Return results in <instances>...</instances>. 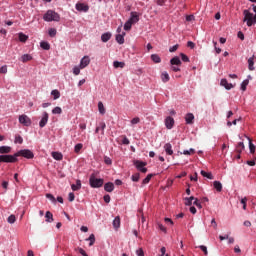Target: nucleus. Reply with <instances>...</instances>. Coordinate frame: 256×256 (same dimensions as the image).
I'll return each mask as SVG.
<instances>
[{
    "mask_svg": "<svg viewBox=\"0 0 256 256\" xmlns=\"http://www.w3.org/2000/svg\"><path fill=\"white\" fill-rule=\"evenodd\" d=\"M243 15V21L246 23L247 27H253V25H256V14L249 12V10H244Z\"/></svg>",
    "mask_w": 256,
    "mask_h": 256,
    "instance_id": "obj_1",
    "label": "nucleus"
},
{
    "mask_svg": "<svg viewBox=\"0 0 256 256\" xmlns=\"http://www.w3.org/2000/svg\"><path fill=\"white\" fill-rule=\"evenodd\" d=\"M44 21L51 22V21H60L61 17L59 14L53 10H48L44 16H43Z\"/></svg>",
    "mask_w": 256,
    "mask_h": 256,
    "instance_id": "obj_2",
    "label": "nucleus"
},
{
    "mask_svg": "<svg viewBox=\"0 0 256 256\" xmlns=\"http://www.w3.org/2000/svg\"><path fill=\"white\" fill-rule=\"evenodd\" d=\"M89 183L93 189H97L99 187H103L104 180L101 178H96L95 174H91L89 178Z\"/></svg>",
    "mask_w": 256,
    "mask_h": 256,
    "instance_id": "obj_3",
    "label": "nucleus"
},
{
    "mask_svg": "<svg viewBox=\"0 0 256 256\" xmlns=\"http://www.w3.org/2000/svg\"><path fill=\"white\" fill-rule=\"evenodd\" d=\"M15 157H25V159H33V157H35V154H33V151L29 149H24L15 153Z\"/></svg>",
    "mask_w": 256,
    "mask_h": 256,
    "instance_id": "obj_4",
    "label": "nucleus"
},
{
    "mask_svg": "<svg viewBox=\"0 0 256 256\" xmlns=\"http://www.w3.org/2000/svg\"><path fill=\"white\" fill-rule=\"evenodd\" d=\"M0 163H17V156L14 155H0Z\"/></svg>",
    "mask_w": 256,
    "mask_h": 256,
    "instance_id": "obj_5",
    "label": "nucleus"
},
{
    "mask_svg": "<svg viewBox=\"0 0 256 256\" xmlns=\"http://www.w3.org/2000/svg\"><path fill=\"white\" fill-rule=\"evenodd\" d=\"M133 163L138 171H140L141 173H147V162H143L141 160H134Z\"/></svg>",
    "mask_w": 256,
    "mask_h": 256,
    "instance_id": "obj_6",
    "label": "nucleus"
},
{
    "mask_svg": "<svg viewBox=\"0 0 256 256\" xmlns=\"http://www.w3.org/2000/svg\"><path fill=\"white\" fill-rule=\"evenodd\" d=\"M18 120H19V123L24 127H31L32 121H31V118H29V116L22 114L19 116Z\"/></svg>",
    "mask_w": 256,
    "mask_h": 256,
    "instance_id": "obj_7",
    "label": "nucleus"
},
{
    "mask_svg": "<svg viewBox=\"0 0 256 256\" xmlns=\"http://www.w3.org/2000/svg\"><path fill=\"white\" fill-rule=\"evenodd\" d=\"M48 121H49V113L43 112L42 118L39 122V127H41V129H43V127H45V125H47Z\"/></svg>",
    "mask_w": 256,
    "mask_h": 256,
    "instance_id": "obj_8",
    "label": "nucleus"
},
{
    "mask_svg": "<svg viewBox=\"0 0 256 256\" xmlns=\"http://www.w3.org/2000/svg\"><path fill=\"white\" fill-rule=\"evenodd\" d=\"M76 9L80 12L87 13V11H89V6L85 3L78 2L76 4Z\"/></svg>",
    "mask_w": 256,
    "mask_h": 256,
    "instance_id": "obj_9",
    "label": "nucleus"
},
{
    "mask_svg": "<svg viewBox=\"0 0 256 256\" xmlns=\"http://www.w3.org/2000/svg\"><path fill=\"white\" fill-rule=\"evenodd\" d=\"M89 63H91V59L89 56H84L80 61V69H85V67H88Z\"/></svg>",
    "mask_w": 256,
    "mask_h": 256,
    "instance_id": "obj_10",
    "label": "nucleus"
},
{
    "mask_svg": "<svg viewBox=\"0 0 256 256\" xmlns=\"http://www.w3.org/2000/svg\"><path fill=\"white\" fill-rule=\"evenodd\" d=\"M165 125L166 129H173V125H175V119H173L171 116L166 117Z\"/></svg>",
    "mask_w": 256,
    "mask_h": 256,
    "instance_id": "obj_11",
    "label": "nucleus"
},
{
    "mask_svg": "<svg viewBox=\"0 0 256 256\" xmlns=\"http://www.w3.org/2000/svg\"><path fill=\"white\" fill-rule=\"evenodd\" d=\"M106 127H107V125L105 124V122H100L99 126L96 127L95 133H99V131H101V134L105 135Z\"/></svg>",
    "mask_w": 256,
    "mask_h": 256,
    "instance_id": "obj_12",
    "label": "nucleus"
},
{
    "mask_svg": "<svg viewBox=\"0 0 256 256\" xmlns=\"http://www.w3.org/2000/svg\"><path fill=\"white\" fill-rule=\"evenodd\" d=\"M115 189V184L112 182H107L104 185V190L107 191V193H113V190Z\"/></svg>",
    "mask_w": 256,
    "mask_h": 256,
    "instance_id": "obj_13",
    "label": "nucleus"
},
{
    "mask_svg": "<svg viewBox=\"0 0 256 256\" xmlns=\"http://www.w3.org/2000/svg\"><path fill=\"white\" fill-rule=\"evenodd\" d=\"M132 25L133 23H138L139 21V14H137V12H131V17L128 20Z\"/></svg>",
    "mask_w": 256,
    "mask_h": 256,
    "instance_id": "obj_14",
    "label": "nucleus"
},
{
    "mask_svg": "<svg viewBox=\"0 0 256 256\" xmlns=\"http://www.w3.org/2000/svg\"><path fill=\"white\" fill-rule=\"evenodd\" d=\"M220 85L222 87H225V89H227L228 91L233 89V87H234L233 84L227 82V79H222L221 82H220Z\"/></svg>",
    "mask_w": 256,
    "mask_h": 256,
    "instance_id": "obj_15",
    "label": "nucleus"
},
{
    "mask_svg": "<svg viewBox=\"0 0 256 256\" xmlns=\"http://www.w3.org/2000/svg\"><path fill=\"white\" fill-rule=\"evenodd\" d=\"M255 56H252L248 59V69L249 71H255Z\"/></svg>",
    "mask_w": 256,
    "mask_h": 256,
    "instance_id": "obj_16",
    "label": "nucleus"
},
{
    "mask_svg": "<svg viewBox=\"0 0 256 256\" xmlns=\"http://www.w3.org/2000/svg\"><path fill=\"white\" fill-rule=\"evenodd\" d=\"M194 119H195V116L193 115V113H188L185 116V121H186L187 125H192Z\"/></svg>",
    "mask_w": 256,
    "mask_h": 256,
    "instance_id": "obj_17",
    "label": "nucleus"
},
{
    "mask_svg": "<svg viewBox=\"0 0 256 256\" xmlns=\"http://www.w3.org/2000/svg\"><path fill=\"white\" fill-rule=\"evenodd\" d=\"M116 41L119 43V45H123V43H125V32L116 35Z\"/></svg>",
    "mask_w": 256,
    "mask_h": 256,
    "instance_id": "obj_18",
    "label": "nucleus"
},
{
    "mask_svg": "<svg viewBox=\"0 0 256 256\" xmlns=\"http://www.w3.org/2000/svg\"><path fill=\"white\" fill-rule=\"evenodd\" d=\"M245 151V144L243 142H239L236 146V152L241 155Z\"/></svg>",
    "mask_w": 256,
    "mask_h": 256,
    "instance_id": "obj_19",
    "label": "nucleus"
},
{
    "mask_svg": "<svg viewBox=\"0 0 256 256\" xmlns=\"http://www.w3.org/2000/svg\"><path fill=\"white\" fill-rule=\"evenodd\" d=\"M164 149H165L167 155H173V146L171 145V143H166L164 145Z\"/></svg>",
    "mask_w": 256,
    "mask_h": 256,
    "instance_id": "obj_20",
    "label": "nucleus"
},
{
    "mask_svg": "<svg viewBox=\"0 0 256 256\" xmlns=\"http://www.w3.org/2000/svg\"><path fill=\"white\" fill-rule=\"evenodd\" d=\"M113 227L114 229H119L121 227V218L119 216L114 218Z\"/></svg>",
    "mask_w": 256,
    "mask_h": 256,
    "instance_id": "obj_21",
    "label": "nucleus"
},
{
    "mask_svg": "<svg viewBox=\"0 0 256 256\" xmlns=\"http://www.w3.org/2000/svg\"><path fill=\"white\" fill-rule=\"evenodd\" d=\"M213 185H214V189H216L218 193H221L223 191V184H221L219 181H214Z\"/></svg>",
    "mask_w": 256,
    "mask_h": 256,
    "instance_id": "obj_22",
    "label": "nucleus"
},
{
    "mask_svg": "<svg viewBox=\"0 0 256 256\" xmlns=\"http://www.w3.org/2000/svg\"><path fill=\"white\" fill-rule=\"evenodd\" d=\"M170 64L173 65H177V67L181 66V59H179V57L175 56L170 60Z\"/></svg>",
    "mask_w": 256,
    "mask_h": 256,
    "instance_id": "obj_23",
    "label": "nucleus"
},
{
    "mask_svg": "<svg viewBox=\"0 0 256 256\" xmlns=\"http://www.w3.org/2000/svg\"><path fill=\"white\" fill-rule=\"evenodd\" d=\"M0 153H1V155L11 153V147L10 146H1L0 147Z\"/></svg>",
    "mask_w": 256,
    "mask_h": 256,
    "instance_id": "obj_24",
    "label": "nucleus"
},
{
    "mask_svg": "<svg viewBox=\"0 0 256 256\" xmlns=\"http://www.w3.org/2000/svg\"><path fill=\"white\" fill-rule=\"evenodd\" d=\"M110 39H111V33H109V32H106L101 35V41L103 43H107V41H109Z\"/></svg>",
    "mask_w": 256,
    "mask_h": 256,
    "instance_id": "obj_25",
    "label": "nucleus"
},
{
    "mask_svg": "<svg viewBox=\"0 0 256 256\" xmlns=\"http://www.w3.org/2000/svg\"><path fill=\"white\" fill-rule=\"evenodd\" d=\"M52 157L56 161H62L63 160V154H61V152H52Z\"/></svg>",
    "mask_w": 256,
    "mask_h": 256,
    "instance_id": "obj_26",
    "label": "nucleus"
},
{
    "mask_svg": "<svg viewBox=\"0 0 256 256\" xmlns=\"http://www.w3.org/2000/svg\"><path fill=\"white\" fill-rule=\"evenodd\" d=\"M32 59H33L32 55L24 54L21 56L20 61H22V63H27V61H31Z\"/></svg>",
    "mask_w": 256,
    "mask_h": 256,
    "instance_id": "obj_27",
    "label": "nucleus"
},
{
    "mask_svg": "<svg viewBox=\"0 0 256 256\" xmlns=\"http://www.w3.org/2000/svg\"><path fill=\"white\" fill-rule=\"evenodd\" d=\"M40 47L44 49V51H49V49H51V44H49V42L42 41L40 42Z\"/></svg>",
    "mask_w": 256,
    "mask_h": 256,
    "instance_id": "obj_28",
    "label": "nucleus"
},
{
    "mask_svg": "<svg viewBox=\"0 0 256 256\" xmlns=\"http://www.w3.org/2000/svg\"><path fill=\"white\" fill-rule=\"evenodd\" d=\"M72 191H79L81 189V180H77L76 184L71 185Z\"/></svg>",
    "mask_w": 256,
    "mask_h": 256,
    "instance_id": "obj_29",
    "label": "nucleus"
},
{
    "mask_svg": "<svg viewBox=\"0 0 256 256\" xmlns=\"http://www.w3.org/2000/svg\"><path fill=\"white\" fill-rule=\"evenodd\" d=\"M45 218L47 223H53V213H51L50 211L46 212Z\"/></svg>",
    "mask_w": 256,
    "mask_h": 256,
    "instance_id": "obj_30",
    "label": "nucleus"
},
{
    "mask_svg": "<svg viewBox=\"0 0 256 256\" xmlns=\"http://www.w3.org/2000/svg\"><path fill=\"white\" fill-rule=\"evenodd\" d=\"M161 79L163 81V83H168L170 77H169V73L167 72H162L161 74Z\"/></svg>",
    "mask_w": 256,
    "mask_h": 256,
    "instance_id": "obj_31",
    "label": "nucleus"
},
{
    "mask_svg": "<svg viewBox=\"0 0 256 256\" xmlns=\"http://www.w3.org/2000/svg\"><path fill=\"white\" fill-rule=\"evenodd\" d=\"M248 141H249L250 153H251L252 155H255V149H256V147L254 146L253 142L251 141V138L248 137Z\"/></svg>",
    "mask_w": 256,
    "mask_h": 256,
    "instance_id": "obj_32",
    "label": "nucleus"
},
{
    "mask_svg": "<svg viewBox=\"0 0 256 256\" xmlns=\"http://www.w3.org/2000/svg\"><path fill=\"white\" fill-rule=\"evenodd\" d=\"M98 111L101 115H105V106L103 102H98Z\"/></svg>",
    "mask_w": 256,
    "mask_h": 256,
    "instance_id": "obj_33",
    "label": "nucleus"
},
{
    "mask_svg": "<svg viewBox=\"0 0 256 256\" xmlns=\"http://www.w3.org/2000/svg\"><path fill=\"white\" fill-rule=\"evenodd\" d=\"M51 95L53 96L54 100H57L59 97H61V92H59V90H52Z\"/></svg>",
    "mask_w": 256,
    "mask_h": 256,
    "instance_id": "obj_34",
    "label": "nucleus"
},
{
    "mask_svg": "<svg viewBox=\"0 0 256 256\" xmlns=\"http://www.w3.org/2000/svg\"><path fill=\"white\" fill-rule=\"evenodd\" d=\"M113 66L115 67V69H123V67H125V64L124 62H119V61H114L113 62Z\"/></svg>",
    "mask_w": 256,
    "mask_h": 256,
    "instance_id": "obj_35",
    "label": "nucleus"
},
{
    "mask_svg": "<svg viewBox=\"0 0 256 256\" xmlns=\"http://www.w3.org/2000/svg\"><path fill=\"white\" fill-rule=\"evenodd\" d=\"M200 173L202 177H206L207 179H213V174H211V172H205V170H202Z\"/></svg>",
    "mask_w": 256,
    "mask_h": 256,
    "instance_id": "obj_36",
    "label": "nucleus"
},
{
    "mask_svg": "<svg viewBox=\"0 0 256 256\" xmlns=\"http://www.w3.org/2000/svg\"><path fill=\"white\" fill-rule=\"evenodd\" d=\"M151 59L154 63H161V57H159L157 54H152Z\"/></svg>",
    "mask_w": 256,
    "mask_h": 256,
    "instance_id": "obj_37",
    "label": "nucleus"
},
{
    "mask_svg": "<svg viewBox=\"0 0 256 256\" xmlns=\"http://www.w3.org/2000/svg\"><path fill=\"white\" fill-rule=\"evenodd\" d=\"M53 115H61V113H63V110L61 109V107L56 106L53 110H52Z\"/></svg>",
    "mask_w": 256,
    "mask_h": 256,
    "instance_id": "obj_38",
    "label": "nucleus"
},
{
    "mask_svg": "<svg viewBox=\"0 0 256 256\" xmlns=\"http://www.w3.org/2000/svg\"><path fill=\"white\" fill-rule=\"evenodd\" d=\"M27 39H29V36H27L23 33H19V41H21V43H25L27 41Z\"/></svg>",
    "mask_w": 256,
    "mask_h": 256,
    "instance_id": "obj_39",
    "label": "nucleus"
},
{
    "mask_svg": "<svg viewBox=\"0 0 256 256\" xmlns=\"http://www.w3.org/2000/svg\"><path fill=\"white\" fill-rule=\"evenodd\" d=\"M131 27H133V24L128 20V21L124 24V31H131Z\"/></svg>",
    "mask_w": 256,
    "mask_h": 256,
    "instance_id": "obj_40",
    "label": "nucleus"
},
{
    "mask_svg": "<svg viewBox=\"0 0 256 256\" xmlns=\"http://www.w3.org/2000/svg\"><path fill=\"white\" fill-rule=\"evenodd\" d=\"M14 143H18L19 145H22L23 144V137H21V135H16Z\"/></svg>",
    "mask_w": 256,
    "mask_h": 256,
    "instance_id": "obj_41",
    "label": "nucleus"
},
{
    "mask_svg": "<svg viewBox=\"0 0 256 256\" xmlns=\"http://www.w3.org/2000/svg\"><path fill=\"white\" fill-rule=\"evenodd\" d=\"M247 85H249V80H244L241 84L242 91H247Z\"/></svg>",
    "mask_w": 256,
    "mask_h": 256,
    "instance_id": "obj_42",
    "label": "nucleus"
},
{
    "mask_svg": "<svg viewBox=\"0 0 256 256\" xmlns=\"http://www.w3.org/2000/svg\"><path fill=\"white\" fill-rule=\"evenodd\" d=\"M183 155H195V149L190 148L189 150H184Z\"/></svg>",
    "mask_w": 256,
    "mask_h": 256,
    "instance_id": "obj_43",
    "label": "nucleus"
},
{
    "mask_svg": "<svg viewBox=\"0 0 256 256\" xmlns=\"http://www.w3.org/2000/svg\"><path fill=\"white\" fill-rule=\"evenodd\" d=\"M8 223H10L11 225H13V223H15V221H17V218L15 217V215H10L7 219Z\"/></svg>",
    "mask_w": 256,
    "mask_h": 256,
    "instance_id": "obj_44",
    "label": "nucleus"
},
{
    "mask_svg": "<svg viewBox=\"0 0 256 256\" xmlns=\"http://www.w3.org/2000/svg\"><path fill=\"white\" fill-rule=\"evenodd\" d=\"M88 241H90L89 246L92 247V245H95V235L91 234L88 238Z\"/></svg>",
    "mask_w": 256,
    "mask_h": 256,
    "instance_id": "obj_45",
    "label": "nucleus"
},
{
    "mask_svg": "<svg viewBox=\"0 0 256 256\" xmlns=\"http://www.w3.org/2000/svg\"><path fill=\"white\" fill-rule=\"evenodd\" d=\"M153 177V174H148L145 179L142 181L143 185H147L149 181H151V178Z\"/></svg>",
    "mask_w": 256,
    "mask_h": 256,
    "instance_id": "obj_46",
    "label": "nucleus"
},
{
    "mask_svg": "<svg viewBox=\"0 0 256 256\" xmlns=\"http://www.w3.org/2000/svg\"><path fill=\"white\" fill-rule=\"evenodd\" d=\"M48 35L50 37H55V35H57V30L55 28H50L48 31Z\"/></svg>",
    "mask_w": 256,
    "mask_h": 256,
    "instance_id": "obj_47",
    "label": "nucleus"
},
{
    "mask_svg": "<svg viewBox=\"0 0 256 256\" xmlns=\"http://www.w3.org/2000/svg\"><path fill=\"white\" fill-rule=\"evenodd\" d=\"M81 149H83V144H81V143L76 144L74 147L75 153H79V151H81Z\"/></svg>",
    "mask_w": 256,
    "mask_h": 256,
    "instance_id": "obj_48",
    "label": "nucleus"
},
{
    "mask_svg": "<svg viewBox=\"0 0 256 256\" xmlns=\"http://www.w3.org/2000/svg\"><path fill=\"white\" fill-rule=\"evenodd\" d=\"M46 198L49 199L52 203H57V199L52 194H46Z\"/></svg>",
    "mask_w": 256,
    "mask_h": 256,
    "instance_id": "obj_49",
    "label": "nucleus"
},
{
    "mask_svg": "<svg viewBox=\"0 0 256 256\" xmlns=\"http://www.w3.org/2000/svg\"><path fill=\"white\" fill-rule=\"evenodd\" d=\"M240 203L243 205L244 211L247 210V197L242 198Z\"/></svg>",
    "mask_w": 256,
    "mask_h": 256,
    "instance_id": "obj_50",
    "label": "nucleus"
},
{
    "mask_svg": "<svg viewBox=\"0 0 256 256\" xmlns=\"http://www.w3.org/2000/svg\"><path fill=\"white\" fill-rule=\"evenodd\" d=\"M138 123H141V119L139 117H135L131 120V125H137Z\"/></svg>",
    "mask_w": 256,
    "mask_h": 256,
    "instance_id": "obj_51",
    "label": "nucleus"
},
{
    "mask_svg": "<svg viewBox=\"0 0 256 256\" xmlns=\"http://www.w3.org/2000/svg\"><path fill=\"white\" fill-rule=\"evenodd\" d=\"M73 73H74L75 75H79V73H81V66H75V67L73 68Z\"/></svg>",
    "mask_w": 256,
    "mask_h": 256,
    "instance_id": "obj_52",
    "label": "nucleus"
},
{
    "mask_svg": "<svg viewBox=\"0 0 256 256\" xmlns=\"http://www.w3.org/2000/svg\"><path fill=\"white\" fill-rule=\"evenodd\" d=\"M129 143H131L129 138H127V136H122V145H129Z\"/></svg>",
    "mask_w": 256,
    "mask_h": 256,
    "instance_id": "obj_53",
    "label": "nucleus"
},
{
    "mask_svg": "<svg viewBox=\"0 0 256 256\" xmlns=\"http://www.w3.org/2000/svg\"><path fill=\"white\" fill-rule=\"evenodd\" d=\"M180 57L184 63H189V57L183 53L180 54Z\"/></svg>",
    "mask_w": 256,
    "mask_h": 256,
    "instance_id": "obj_54",
    "label": "nucleus"
},
{
    "mask_svg": "<svg viewBox=\"0 0 256 256\" xmlns=\"http://www.w3.org/2000/svg\"><path fill=\"white\" fill-rule=\"evenodd\" d=\"M177 49H179V44H176L172 47L169 48L170 53H175V51H177Z\"/></svg>",
    "mask_w": 256,
    "mask_h": 256,
    "instance_id": "obj_55",
    "label": "nucleus"
},
{
    "mask_svg": "<svg viewBox=\"0 0 256 256\" xmlns=\"http://www.w3.org/2000/svg\"><path fill=\"white\" fill-rule=\"evenodd\" d=\"M68 201H70V202L75 201V194L73 192H70L68 194Z\"/></svg>",
    "mask_w": 256,
    "mask_h": 256,
    "instance_id": "obj_56",
    "label": "nucleus"
},
{
    "mask_svg": "<svg viewBox=\"0 0 256 256\" xmlns=\"http://www.w3.org/2000/svg\"><path fill=\"white\" fill-rule=\"evenodd\" d=\"M157 225H158V229H160V231H163V233H167V228H165V226H163V224L157 223Z\"/></svg>",
    "mask_w": 256,
    "mask_h": 256,
    "instance_id": "obj_57",
    "label": "nucleus"
},
{
    "mask_svg": "<svg viewBox=\"0 0 256 256\" xmlns=\"http://www.w3.org/2000/svg\"><path fill=\"white\" fill-rule=\"evenodd\" d=\"M140 179V174L139 173H136L134 175H132V181L136 182L139 181Z\"/></svg>",
    "mask_w": 256,
    "mask_h": 256,
    "instance_id": "obj_58",
    "label": "nucleus"
},
{
    "mask_svg": "<svg viewBox=\"0 0 256 256\" xmlns=\"http://www.w3.org/2000/svg\"><path fill=\"white\" fill-rule=\"evenodd\" d=\"M0 74L2 75L7 74V65H4L0 68Z\"/></svg>",
    "mask_w": 256,
    "mask_h": 256,
    "instance_id": "obj_59",
    "label": "nucleus"
},
{
    "mask_svg": "<svg viewBox=\"0 0 256 256\" xmlns=\"http://www.w3.org/2000/svg\"><path fill=\"white\" fill-rule=\"evenodd\" d=\"M193 205H196L198 207V209H202L203 206L201 205V202H199L198 199H195V201L193 202Z\"/></svg>",
    "mask_w": 256,
    "mask_h": 256,
    "instance_id": "obj_60",
    "label": "nucleus"
},
{
    "mask_svg": "<svg viewBox=\"0 0 256 256\" xmlns=\"http://www.w3.org/2000/svg\"><path fill=\"white\" fill-rule=\"evenodd\" d=\"M104 162H105L106 165H111V164L113 163V161L111 160V158H109V157H107V156L104 158Z\"/></svg>",
    "mask_w": 256,
    "mask_h": 256,
    "instance_id": "obj_61",
    "label": "nucleus"
},
{
    "mask_svg": "<svg viewBox=\"0 0 256 256\" xmlns=\"http://www.w3.org/2000/svg\"><path fill=\"white\" fill-rule=\"evenodd\" d=\"M199 247H200L201 251H203L204 255H208L209 254V252L207 251V247L206 246L201 245Z\"/></svg>",
    "mask_w": 256,
    "mask_h": 256,
    "instance_id": "obj_62",
    "label": "nucleus"
},
{
    "mask_svg": "<svg viewBox=\"0 0 256 256\" xmlns=\"http://www.w3.org/2000/svg\"><path fill=\"white\" fill-rule=\"evenodd\" d=\"M187 47H190V49H195V43H193L192 41H188Z\"/></svg>",
    "mask_w": 256,
    "mask_h": 256,
    "instance_id": "obj_63",
    "label": "nucleus"
},
{
    "mask_svg": "<svg viewBox=\"0 0 256 256\" xmlns=\"http://www.w3.org/2000/svg\"><path fill=\"white\" fill-rule=\"evenodd\" d=\"M136 253L138 256H145V254L143 253V249H138Z\"/></svg>",
    "mask_w": 256,
    "mask_h": 256,
    "instance_id": "obj_64",
    "label": "nucleus"
}]
</instances>
